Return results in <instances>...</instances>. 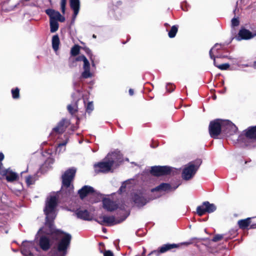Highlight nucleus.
Here are the masks:
<instances>
[{
    "label": "nucleus",
    "mask_w": 256,
    "mask_h": 256,
    "mask_svg": "<svg viewBox=\"0 0 256 256\" xmlns=\"http://www.w3.org/2000/svg\"><path fill=\"white\" fill-rule=\"evenodd\" d=\"M58 197L55 194H52L47 198L44 212L46 216L45 225L40 229L36 239L40 247L44 251L48 250L53 244L54 239H59L55 246V252L49 254V256H66L70 246L72 236L68 233L64 232L54 228L53 220L56 216V208Z\"/></svg>",
    "instance_id": "f257e3e1"
},
{
    "label": "nucleus",
    "mask_w": 256,
    "mask_h": 256,
    "mask_svg": "<svg viewBox=\"0 0 256 256\" xmlns=\"http://www.w3.org/2000/svg\"><path fill=\"white\" fill-rule=\"evenodd\" d=\"M122 161V156L120 151H114L108 154L103 160L94 164L95 170L97 172H108L112 166L118 165Z\"/></svg>",
    "instance_id": "f03ea898"
},
{
    "label": "nucleus",
    "mask_w": 256,
    "mask_h": 256,
    "mask_svg": "<svg viewBox=\"0 0 256 256\" xmlns=\"http://www.w3.org/2000/svg\"><path fill=\"white\" fill-rule=\"evenodd\" d=\"M202 161L199 160L190 162L186 165L182 172V178L186 180L191 179L196 173Z\"/></svg>",
    "instance_id": "7ed1b4c3"
},
{
    "label": "nucleus",
    "mask_w": 256,
    "mask_h": 256,
    "mask_svg": "<svg viewBox=\"0 0 256 256\" xmlns=\"http://www.w3.org/2000/svg\"><path fill=\"white\" fill-rule=\"evenodd\" d=\"M126 218V216H124L120 220H117L114 216L102 215L98 216L95 220L101 225L112 226L122 222Z\"/></svg>",
    "instance_id": "20e7f679"
},
{
    "label": "nucleus",
    "mask_w": 256,
    "mask_h": 256,
    "mask_svg": "<svg viewBox=\"0 0 256 256\" xmlns=\"http://www.w3.org/2000/svg\"><path fill=\"white\" fill-rule=\"evenodd\" d=\"M222 122L223 120L218 119L210 122L209 132L212 138H216L222 131Z\"/></svg>",
    "instance_id": "39448f33"
},
{
    "label": "nucleus",
    "mask_w": 256,
    "mask_h": 256,
    "mask_svg": "<svg viewBox=\"0 0 256 256\" xmlns=\"http://www.w3.org/2000/svg\"><path fill=\"white\" fill-rule=\"evenodd\" d=\"M216 209V206L213 204H210L208 202H204L202 204L197 207L196 212L201 216L206 212L211 213Z\"/></svg>",
    "instance_id": "423d86ee"
},
{
    "label": "nucleus",
    "mask_w": 256,
    "mask_h": 256,
    "mask_svg": "<svg viewBox=\"0 0 256 256\" xmlns=\"http://www.w3.org/2000/svg\"><path fill=\"white\" fill-rule=\"evenodd\" d=\"M132 199L135 204L138 207L144 206L148 202V200L146 198L145 194L140 190L133 192Z\"/></svg>",
    "instance_id": "0eeeda50"
},
{
    "label": "nucleus",
    "mask_w": 256,
    "mask_h": 256,
    "mask_svg": "<svg viewBox=\"0 0 256 256\" xmlns=\"http://www.w3.org/2000/svg\"><path fill=\"white\" fill-rule=\"evenodd\" d=\"M76 170L74 168H70L67 170L62 176V186L68 188L70 186V183L72 180L75 174Z\"/></svg>",
    "instance_id": "6e6552de"
},
{
    "label": "nucleus",
    "mask_w": 256,
    "mask_h": 256,
    "mask_svg": "<svg viewBox=\"0 0 256 256\" xmlns=\"http://www.w3.org/2000/svg\"><path fill=\"white\" fill-rule=\"evenodd\" d=\"M170 170L168 166H154L151 168L150 173L155 176H160L170 174Z\"/></svg>",
    "instance_id": "1a4fd4ad"
},
{
    "label": "nucleus",
    "mask_w": 256,
    "mask_h": 256,
    "mask_svg": "<svg viewBox=\"0 0 256 256\" xmlns=\"http://www.w3.org/2000/svg\"><path fill=\"white\" fill-rule=\"evenodd\" d=\"M102 204L104 208L106 210L108 211H113L118 208H120L122 210H125V206L124 205H120L118 206L116 202L112 201L110 199L108 198H104L102 200Z\"/></svg>",
    "instance_id": "9d476101"
},
{
    "label": "nucleus",
    "mask_w": 256,
    "mask_h": 256,
    "mask_svg": "<svg viewBox=\"0 0 256 256\" xmlns=\"http://www.w3.org/2000/svg\"><path fill=\"white\" fill-rule=\"evenodd\" d=\"M222 131L227 134L232 135L237 132V128L231 122L228 120H223Z\"/></svg>",
    "instance_id": "9b49d317"
},
{
    "label": "nucleus",
    "mask_w": 256,
    "mask_h": 256,
    "mask_svg": "<svg viewBox=\"0 0 256 256\" xmlns=\"http://www.w3.org/2000/svg\"><path fill=\"white\" fill-rule=\"evenodd\" d=\"M70 124L69 120L66 119H62L58 125L53 128L51 135L54 133L60 134L62 133Z\"/></svg>",
    "instance_id": "f8f14e48"
},
{
    "label": "nucleus",
    "mask_w": 256,
    "mask_h": 256,
    "mask_svg": "<svg viewBox=\"0 0 256 256\" xmlns=\"http://www.w3.org/2000/svg\"><path fill=\"white\" fill-rule=\"evenodd\" d=\"M46 13L49 16L50 20H54L64 22L65 20L64 16H62L58 12L53 9H47L46 10Z\"/></svg>",
    "instance_id": "ddd939ff"
},
{
    "label": "nucleus",
    "mask_w": 256,
    "mask_h": 256,
    "mask_svg": "<svg viewBox=\"0 0 256 256\" xmlns=\"http://www.w3.org/2000/svg\"><path fill=\"white\" fill-rule=\"evenodd\" d=\"M94 75V72L90 70V65L89 62L83 64L82 72L80 75V78L86 79L92 78Z\"/></svg>",
    "instance_id": "4468645a"
},
{
    "label": "nucleus",
    "mask_w": 256,
    "mask_h": 256,
    "mask_svg": "<svg viewBox=\"0 0 256 256\" xmlns=\"http://www.w3.org/2000/svg\"><path fill=\"white\" fill-rule=\"evenodd\" d=\"M78 193L82 199L84 198L86 196L95 195L93 188L88 186H84L78 190Z\"/></svg>",
    "instance_id": "2eb2a0df"
},
{
    "label": "nucleus",
    "mask_w": 256,
    "mask_h": 256,
    "mask_svg": "<svg viewBox=\"0 0 256 256\" xmlns=\"http://www.w3.org/2000/svg\"><path fill=\"white\" fill-rule=\"evenodd\" d=\"M172 189V188L170 184L166 183L161 184L158 186H156V188L152 190V192H158L157 196L156 197L154 198H156L160 197L162 195V192L171 190Z\"/></svg>",
    "instance_id": "dca6fc26"
},
{
    "label": "nucleus",
    "mask_w": 256,
    "mask_h": 256,
    "mask_svg": "<svg viewBox=\"0 0 256 256\" xmlns=\"http://www.w3.org/2000/svg\"><path fill=\"white\" fill-rule=\"evenodd\" d=\"M0 174L2 176H6L7 181L10 182L16 180L18 178V176L16 173L12 172L9 169L2 170Z\"/></svg>",
    "instance_id": "f3484780"
},
{
    "label": "nucleus",
    "mask_w": 256,
    "mask_h": 256,
    "mask_svg": "<svg viewBox=\"0 0 256 256\" xmlns=\"http://www.w3.org/2000/svg\"><path fill=\"white\" fill-rule=\"evenodd\" d=\"M70 6L74 11L72 15V22H74L78 14L80 8V0H70Z\"/></svg>",
    "instance_id": "a211bd4d"
},
{
    "label": "nucleus",
    "mask_w": 256,
    "mask_h": 256,
    "mask_svg": "<svg viewBox=\"0 0 256 256\" xmlns=\"http://www.w3.org/2000/svg\"><path fill=\"white\" fill-rule=\"evenodd\" d=\"M220 46L216 44L214 45V47L212 48L210 50L209 54L210 56L212 59L214 60V65L218 67V68L222 70H227L229 66L230 65L228 64H224L220 65H216V60L215 57L214 56V54H212V50H214L215 48H216V50H218L220 48Z\"/></svg>",
    "instance_id": "6ab92c4d"
},
{
    "label": "nucleus",
    "mask_w": 256,
    "mask_h": 256,
    "mask_svg": "<svg viewBox=\"0 0 256 256\" xmlns=\"http://www.w3.org/2000/svg\"><path fill=\"white\" fill-rule=\"evenodd\" d=\"M254 36L251 32L245 28L241 29L238 34V36L236 37V39L238 40H248L253 38Z\"/></svg>",
    "instance_id": "aec40b11"
},
{
    "label": "nucleus",
    "mask_w": 256,
    "mask_h": 256,
    "mask_svg": "<svg viewBox=\"0 0 256 256\" xmlns=\"http://www.w3.org/2000/svg\"><path fill=\"white\" fill-rule=\"evenodd\" d=\"M76 214L78 218L84 220H91L90 214L87 210H78Z\"/></svg>",
    "instance_id": "412c9836"
},
{
    "label": "nucleus",
    "mask_w": 256,
    "mask_h": 256,
    "mask_svg": "<svg viewBox=\"0 0 256 256\" xmlns=\"http://www.w3.org/2000/svg\"><path fill=\"white\" fill-rule=\"evenodd\" d=\"M245 135L248 139L256 140V126L248 128L246 130Z\"/></svg>",
    "instance_id": "4be33fe9"
},
{
    "label": "nucleus",
    "mask_w": 256,
    "mask_h": 256,
    "mask_svg": "<svg viewBox=\"0 0 256 256\" xmlns=\"http://www.w3.org/2000/svg\"><path fill=\"white\" fill-rule=\"evenodd\" d=\"M250 218H247L244 220H240L238 221V224L240 228L244 229L246 228L250 224Z\"/></svg>",
    "instance_id": "5701e85b"
},
{
    "label": "nucleus",
    "mask_w": 256,
    "mask_h": 256,
    "mask_svg": "<svg viewBox=\"0 0 256 256\" xmlns=\"http://www.w3.org/2000/svg\"><path fill=\"white\" fill-rule=\"evenodd\" d=\"M177 246L175 244H166L162 246L159 248V252L160 253H164L168 250H171L172 248H176Z\"/></svg>",
    "instance_id": "b1692460"
},
{
    "label": "nucleus",
    "mask_w": 256,
    "mask_h": 256,
    "mask_svg": "<svg viewBox=\"0 0 256 256\" xmlns=\"http://www.w3.org/2000/svg\"><path fill=\"white\" fill-rule=\"evenodd\" d=\"M60 44V39L58 35H55L52 38V46L54 50L56 52L58 50Z\"/></svg>",
    "instance_id": "393cba45"
},
{
    "label": "nucleus",
    "mask_w": 256,
    "mask_h": 256,
    "mask_svg": "<svg viewBox=\"0 0 256 256\" xmlns=\"http://www.w3.org/2000/svg\"><path fill=\"white\" fill-rule=\"evenodd\" d=\"M132 181V180H129L124 182L118 190V192L120 194H122V192H125L126 188H130V186L129 185L130 184Z\"/></svg>",
    "instance_id": "a878e982"
},
{
    "label": "nucleus",
    "mask_w": 256,
    "mask_h": 256,
    "mask_svg": "<svg viewBox=\"0 0 256 256\" xmlns=\"http://www.w3.org/2000/svg\"><path fill=\"white\" fill-rule=\"evenodd\" d=\"M50 28L52 32H56L58 28V21L51 20H50Z\"/></svg>",
    "instance_id": "bb28decb"
},
{
    "label": "nucleus",
    "mask_w": 256,
    "mask_h": 256,
    "mask_svg": "<svg viewBox=\"0 0 256 256\" xmlns=\"http://www.w3.org/2000/svg\"><path fill=\"white\" fill-rule=\"evenodd\" d=\"M178 30V26H173L170 31L168 32V36L170 38H174Z\"/></svg>",
    "instance_id": "cd10ccee"
},
{
    "label": "nucleus",
    "mask_w": 256,
    "mask_h": 256,
    "mask_svg": "<svg viewBox=\"0 0 256 256\" xmlns=\"http://www.w3.org/2000/svg\"><path fill=\"white\" fill-rule=\"evenodd\" d=\"M68 142V140H66L65 142L59 144L56 148V152L58 153L62 152L65 150V146Z\"/></svg>",
    "instance_id": "c85d7f7f"
},
{
    "label": "nucleus",
    "mask_w": 256,
    "mask_h": 256,
    "mask_svg": "<svg viewBox=\"0 0 256 256\" xmlns=\"http://www.w3.org/2000/svg\"><path fill=\"white\" fill-rule=\"evenodd\" d=\"M76 104H72L68 106V110L71 114H74L76 110Z\"/></svg>",
    "instance_id": "c756f323"
},
{
    "label": "nucleus",
    "mask_w": 256,
    "mask_h": 256,
    "mask_svg": "<svg viewBox=\"0 0 256 256\" xmlns=\"http://www.w3.org/2000/svg\"><path fill=\"white\" fill-rule=\"evenodd\" d=\"M80 52V46L78 45H75L73 46L70 50V54L73 56L78 55Z\"/></svg>",
    "instance_id": "7c9ffc66"
},
{
    "label": "nucleus",
    "mask_w": 256,
    "mask_h": 256,
    "mask_svg": "<svg viewBox=\"0 0 256 256\" xmlns=\"http://www.w3.org/2000/svg\"><path fill=\"white\" fill-rule=\"evenodd\" d=\"M35 181L34 178L32 176L26 177V182L28 186H30L34 184Z\"/></svg>",
    "instance_id": "2f4dec72"
},
{
    "label": "nucleus",
    "mask_w": 256,
    "mask_h": 256,
    "mask_svg": "<svg viewBox=\"0 0 256 256\" xmlns=\"http://www.w3.org/2000/svg\"><path fill=\"white\" fill-rule=\"evenodd\" d=\"M19 91L20 90L18 88L12 89V96L14 98L16 99L19 98Z\"/></svg>",
    "instance_id": "473e14b6"
},
{
    "label": "nucleus",
    "mask_w": 256,
    "mask_h": 256,
    "mask_svg": "<svg viewBox=\"0 0 256 256\" xmlns=\"http://www.w3.org/2000/svg\"><path fill=\"white\" fill-rule=\"evenodd\" d=\"M76 61H82L83 62V64H85V63L89 62L88 60L86 58L84 55H81V56H80L78 57H77L76 59Z\"/></svg>",
    "instance_id": "72a5a7b5"
},
{
    "label": "nucleus",
    "mask_w": 256,
    "mask_h": 256,
    "mask_svg": "<svg viewBox=\"0 0 256 256\" xmlns=\"http://www.w3.org/2000/svg\"><path fill=\"white\" fill-rule=\"evenodd\" d=\"M66 4V0H60V8L63 14L65 12Z\"/></svg>",
    "instance_id": "f704fd0d"
},
{
    "label": "nucleus",
    "mask_w": 256,
    "mask_h": 256,
    "mask_svg": "<svg viewBox=\"0 0 256 256\" xmlns=\"http://www.w3.org/2000/svg\"><path fill=\"white\" fill-rule=\"evenodd\" d=\"M94 109V105L92 102H90L88 104L86 110L88 112H90Z\"/></svg>",
    "instance_id": "c9c22d12"
},
{
    "label": "nucleus",
    "mask_w": 256,
    "mask_h": 256,
    "mask_svg": "<svg viewBox=\"0 0 256 256\" xmlns=\"http://www.w3.org/2000/svg\"><path fill=\"white\" fill-rule=\"evenodd\" d=\"M174 89V86L172 84H168L166 86V90L168 92H172Z\"/></svg>",
    "instance_id": "e433bc0d"
},
{
    "label": "nucleus",
    "mask_w": 256,
    "mask_h": 256,
    "mask_svg": "<svg viewBox=\"0 0 256 256\" xmlns=\"http://www.w3.org/2000/svg\"><path fill=\"white\" fill-rule=\"evenodd\" d=\"M239 20L237 18H233L232 20V26H238Z\"/></svg>",
    "instance_id": "4c0bfd02"
},
{
    "label": "nucleus",
    "mask_w": 256,
    "mask_h": 256,
    "mask_svg": "<svg viewBox=\"0 0 256 256\" xmlns=\"http://www.w3.org/2000/svg\"><path fill=\"white\" fill-rule=\"evenodd\" d=\"M222 237H223L222 236L221 234H216L214 236V238L212 239V240L213 242H216L222 240Z\"/></svg>",
    "instance_id": "58836bf2"
},
{
    "label": "nucleus",
    "mask_w": 256,
    "mask_h": 256,
    "mask_svg": "<svg viewBox=\"0 0 256 256\" xmlns=\"http://www.w3.org/2000/svg\"><path fill=\"white\" fill-rule=\"evenodd\" d=\"M104 256H114V254L112 251H110V250H107L104 252Z\"/></svg>",
    "instance_id": "ea45409f"
},
{
    "label": "nucleus",
    "mask_w": 256,
    "mask_h": 256,
    "mask_svg": "<svg viewBox=\"0 0 256 256\" xmlns=\"http://www.w3.org/2000/svg\"><path fill=\"white\" fill-rule=\"evenodd\" d=\"M90 60L91 62H92V66L95 68L96 67V64L94 62V60L92 58V56H90Z\"/></svg>",
    "instance_id": "a19ab883"
},
{
    "label": "nucleus",
    "mask_w": 256,
    "mask_h": 256,
    "mask_svg": "<svg viewBox=\"0 0 256 256\" xmlns=\"http://www.w3.org/2000/svg\"><path fill=\"white\" fill-rule=\"evenodd\" d=\"M4 154L2 152H0V162H2V160L4 159Z\"/></svg>",
    "instance_id": "79ce46f5"
},
{
    "label": "nucleus",
    "mask_w": 256,
    "mask_h": 256,
    "mask_svg": "<svg viewBox=\"0 0 256 256\" xmlns=\"http://www.w3.org/2000/svg\"><path fill=\"white\" fill-rule=\"evenodd\" d=\"M86 52L88 54H89V55H90V56H92V54H91V50H90V49L87 48V49L86 50Z\"/></svg>",
    "instance_id": "37998d69"
},
{
    "label": "nucleus",
    "mask_w": 256,
    "mask_h": 256,
    "mask_svg": "<svg viewBox=\"0 0 256 256\" xmlns=\"http://www.w3.org/2000/svg\"><path fill=\"white\" fill-rule=\"evenodd\" d=\"M128 92H129V94H130V96H132V95L134 94V90H133L132 89V88H130V89L129 90V91H128Z\"/></svg>",
    "instance_id": "c03bdc74"
},
{
    "label": "nucleus",
    "mask_w": 256,
    "mask_h": 256,
    "mask_svg": "<svg viewBox=\"0 0 256 256\" xmlns=\"http://www.w3.org/2000/svg\"><path fill=\"white\" fill-rule=\"evenodd\" d=\"M250 228H256V224H252L250 226Z\"/></svg>",
    "instance_id": "a18cd8bd"
},
{
    "label": "nucleus",
    "mask_w": 256,
    "mask_h": 256,
    "mask_svg": "<svg viewBox=\"0 0 256 256\" xmlns=\"http://www.w3.org/2000/svg\"><path fill=\"white\" fill-rule=\"evenodd\" d=\"M192 241H190V242H184L183 244H184L188 246V245H190V244H192Z\"/></svg>",
    "instance_id": "49530a36"
},
{
    "label": "nucleus",
    "mask_w": 256,
    "mask_h": 256,
    "mask_svg": "<svg viewBox=\"0 0 256 256\" xmlns=\"http://www.w3.org/2000/svg\"><path fill=\"white\" fill-rule=\"evenodd\" d=\"M2 166V162H0V169L1 168Z\"/></svg>",
    "instance_id": "de8ad7c7"
},
{
    "label": "nucleus",
    "mask_w": 256,
    "mask_h": 256,
    "mask_svg": "<svg viewBox=\"0 0 256 256\" xmlns=\"http://www.w3.org/2000/svg\"><path fill=\"white\" fill-rule=\"evenodd\" d=\"M254 66H256V62H254Z\"/></svg>",
    "instance_id": "09e8293b"
},
{
    "label": "nucleus",
    "mask_w": 256,
    "mask_h": 256,
    "mask_svg": "<svg viewBox=\"0 0 256 256\" xmlns=\"http://www.w3.org/2000/svg\"><path fill=\"white\" fill-rule=\"evenodd\" d=\"M93 38H96V36L94 34V35H93Z\"/></svg>",
    "instance_id": "8fccbe9b"
},
{
    "label": "nucleus",
    "mask_w": 256,
    "mask_h": 256,
    "mask_svg": "<svg viewBox=\"0 0 256 256\" xmlns=\"http://www.w3.org/2000/svg\"><path fill=\"white\" fill-rule=\"evenodd\" d=\"M178 186H176V188H174V190H175V189H176V188H178Z\"/></svg>",
    "instance_id": "3c124183"
},
{
    "label": "nucleus",
    "mask_w": 256,
    "mask_h": 256,
    "mask_svg": "<svg viewBox=\"0 0 256 256\" xmlns=\"http://www.w3.org/2000/svg\"><path fill=\"white\" fill-rule=\"evenodd\" d=\"M255 35H256V34Z\"/></svg>",
    "instance_id": "603ef678"
}]
</instances>
